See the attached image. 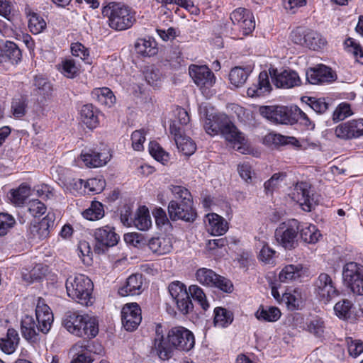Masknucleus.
Returning <instances> with one entry per match:
<instances>
[{
  "label": "nucleus",
  "mask_w": 363,
  "mask_h": 363,
  "mask_svg": "<svg viewBox=\"0 0 363 363\" xmlns=\"http://www.w3.org/2000/svg\"><path fill=\"white\" fill-rule=\"evenodd\" d=\"M132 145L134 150L140 151L143 148V143L145 140L143 130H135L131 135Z\"/></svg>",
  "instance_id": "62"
},
{
  "label": "nucleus",
  "mask_w": 363,
  "mask_h": 363,
  "mask_svg": "<svg viewBox=\"0 0 363 363\" xmlns=\"http://www.w3.org/2000/svg\"><path fill=\"white\" fill-rule=\"evenodd\" d=\"M206 229L213 235H222L228 229V222L216 213L206 215Z\"/></svg>",
  "instance_id": "29"
},
{
  "label": "nucleus",
  "mask_w": 363,
  "mask_h": 363,
  "mask_svg": "<svg viewBox=\"0 0 363 363\" xmlns=\"http://www.w3.org/2000/svg\"><path fill=\"white\" fill-rule=\"evenodd\" d=\"M302 267L300 264H290L286 266L279 273V280L281 282H289L301 276Z\"/></svg>",
  "instance_id": "38"
},
{
  "label": "nucleus",
  "mask_w": 363,
  "mask_h": 363,
  "mask_svg": "<svg viewBox=\"0 0 363 363\" xmlns=\"http://www.w3.org/2000/svg\"><path fill=\"white\" fill-rule=\"evenodd\" d=\"M91 97L99 104L110 108L116 103V96L108 87L95 88L91 91Z\"/></svg>",
  "instance_id": "31"
},
{
  "label": "nucleus",
  "mask_w": 363,
  "mask_h": 363,
  "mask_svg": "<svg viewBox=\"0 0 363 363\" xmlns=\"http://www.w3.org/2000/svg\"><path fill=\"white\" fill-rule=\"evenodd\" d=\"M82 215L84 218L89 220H96L104 216L103 205L99 201H93L90 207L86 209Z\"/></svg>",
  "instance_id": "40"
},
{
  "label": "nucleus",
  "mask_w": 363,
  "mask_h": 363,
  "mask_svg": "<svg viewBox=\"0 0 363 363\" xmlns=\"http://www.w3.org/2000/svg\"><path fill=\"white\" fill-rule=\"evenodd\" d=\"M306 76V80L311 84L332 82L336 79V74L331 68L323 65L309 69Z\"/></svg>",
  "instance_id": "21"
},
{
  "label": "nucleus",
  "mask_w": 363,
  "mask_h": 363,
  "mask_svg": "<svg viewBox=\"0 0 363 363\" xmlns=\"http://www.w3.org/2000/svg\"><path fill=\"white\" fill-rule=\"evenodd\" d=\"M81 118L82 121L90 128H95L99 123L96 111L92 104H86L82 107Z\"/></svg>",
  "instance_id": "37"
},
{
  "label": "nucleus",
  "mask_w": 363,
  "mask_h": 363,
  "mask_svg": "<svg viewBox=\"0 0 363 363\" xmlns=\"http://www.w3.org/2000/svg\"><path fill=\"white\" fill-rule=\"evenodd\" d=\"M177 306L178 310L183 314H188L193 309V304L190 299L189 293L186 297H182L174 301Z\"/></svg>",
  "instance_id": "61"
},
{
  "label": "nucleus",
  "mask_w": 363,
  "mask_h": 363,
  "mask_svg": "<svg viewBox=\"0 0 363 363\" xmlns=\"http://www.w3.org/2000/svg\"><path fill=\"white\" fill-rule=\"evenodd\" d=\"M344 44L346 50L353 55L355 60L363 65V50L360 45L351 38L346 39Z\"/></svg>",
  "instance_id": "44"
},
{
  "label": "nucleus",
  "mask_w": 363,
  "mask_h": 363,
  "mask_svg": "<svg viewBox=\"0 0 363 363\" xmlns=\"http://www.w3.org/2000/svg\"><path fill=\"white\" fill-rule=\"evenodd\" d=\"M352 306V303L350 301L344 299L335 305L334 311L340 318L347 319L350 317Z\"/></svg>",
  "instance_id": "50"
},
{
  "label": "nucleus",
  "mask_w": 363,
  "mask_h": 363,
  "mask_svg": "<svg viewBox=\"0 0 363 363\" xmlns=\"http://www.w3.org/2000/svg\"><path fill=\"white\" fill-rule=\"evenodd\" d=\"M337 138L345 140L363 136V119L352 120L338 125L335 130Z\"/></svg>",
  "instance_id": "17"
},
{
  "label": "nucleus",
  "mask_w": 363,
  "mask_h": 363,
  "mask_svg": "<svg viewBox=\"0 0 363 363\" xmlns=\"http://www.w3.org/2000/svg\"><path fill=\"white\" fill-rule=\"evenodd\" d=\"M352 114L350 105L347 103H342L337 106L333 114L334 122L345 120Z\"/></svg>",
  "instance_id": "51"
},
{
  "label": "nucleus",
  "mask_w": 363,
  "mask_h": 363,
  "mask_svg": "<svg viewBox=\"0 0 363 363\" xmlns=\"http://www.w3.org/2000/svg\"><path fill=\"white\" fill-rule=\"evenodd\" d=\"M121 320L124 328L128 331L136 330L141 323V309L138 303L125 304L121 311Z\"/></svg>",
  "instance_id": "15"
},
{
  "label": "nucleus",
  "mask_w": 363,
  "mask_h": 363,
  "mask_svg": "<svg viewBox=\"0 0 363 363\" xmlns=\"http://www.w3.org/2000/svg\"><path fill=\"white\" fill-rule=\"evenodd\" d=\"M79 69L73 60H65L62 62V72L68 78H74L78 74Z\"/></svg>",
  "instance_id": "59"
},
{
  "label": "nucleus",
  "mask_w": 363,
  "mask_h": 363,
  "mask_svg": "<svg viewBox=\"0 0 363 363\" xmlns=\"http://www.w3.org/2000/svg\"><path fill=\"white\" fill-rule=\"evenodd\" d=\"M221 135L232 146V147L241 153H245L246 140L243 134L240 132L235 125L230 121L223 130Z\"/></svg>",
  "instance_id": "22"
},
{
  "label": "nucleus",
  "mask_w": 363,
  "mask_h": 363,
  "mask_svg": "<svg viewBox=\"0 0 363 363\" xmlns=\"http://www.w3.org/2000/svg\"><path fill=\"white\" fill-rule=\"evenodd\" d=\"M255 315L258 320L274 322L280 318L281 312L277 307L262 308L256 312Z\"/></svg>",
  "instance_id": "39"
},
{
  "label": "nucleus",
  "mask_w": 363,
  "mask_h": 363,
  "mask_svg": "<svg viewBox=\"0 0 363 363\" xmlns=\"http://www.w3.org/2000/svg\"><path fill=\"white\" fill-rule=\"evenodd\" d=\"M28 209L32 216L39 217L46 211L45 205L38 199H33L28 203Z\"/></svg>",
  "instance_id": "57"
},
{
  "label": "nucleus",
  "mask_w": 363,
  "mask_h": 363,
  "mask_svg": "<svg viewBox=\"0 0 363 363\" xmlns=\"http://www.w3.org/2000/svg\"><path fill=\"white\" fill-rule=\"evenodd\" d=\"M293 198L297 201L301 208L306 212L311 211L317 204V200L311 194V186L306 182L296 184L293 192Z\"/></svg>",
  "instance_id": "13"
},
{
  "label": "nucleus",
  "mask_w": 363,
  "mask_h": 363,
  "mask_svg": "<svg viewBox=\"0 0 363 363\" xmlns=\"http://www.w3.org/2000/svg\"><path fill=\"white\" fill-rule=\"evenodd\" d=\"M348 352L350 356L357 357L363 352V342L360 340L347 337L346 339Z\"/></svg>",
  "instance_id": "53"
},
{
  "label": "nucleus",
  "mask_w": 363,
  "mask_h": 363,
  "mask_svg": "<svg viewBox=\"0 0 363 363\" xmlns=\"http://www.w3.org/2000/svg\"><path fill=\"white\" fill-rule=\"evenodd\" d=\"M28 17V28L32 33L38 34L45 28L46 23L39 14L30 13Z\"/></svg>",
  "instance_id": "41"
},
{
  "label": "nucleus",
  "mask_w": 363,
  "mask_h": 363,
  "mask_svg": "<svg viewBox=\"0 0 363 363\" xmlns=\"http://www.w3.org/2000/svg\"><path fill=\"white\" fill-rule=\"evenodd\" d=\"M314 286L316 296L324 303H328L338 295V291L332 277L326 273L320 274L315 281Z\"/></svg>",
  "instance_id": "11"
},
{
  "label": "nucleus",
  "mask_w": 363,
  "mask_h": 363,
  "mask_svg": "<svg viewBox=\"0 0 363 363\" xmlns=\"http://www.w3.org/2000/svg\"><path fill=\"white\" fill-rule=\"evenodd\" d=\"M259 112L264 118L276 123L288 124L295 120L292 107L263 106L259 107Z\"/></svg>",
  "instance_id": "10"
},
{
  "label": "nucleus",
  "mask_w": 363,
  "mask_h": 363,
  "mask_svg": "<svg viewBox=\"0 0 363 363\" xmlns=\"http://www.w3.org/2000/svg\"><path fill=\"white\" fill-rule=\"evenodd\" d=\"M78 255L86 264H90L91 262V252L89 244L86 241H81L78 245Z\"/></svg>",
  "instance_id": "58"
},
{
  "label": "nucleus",
  "mask_w": 363,
  "mask_h": 363,
  "mask_svg": "<svg viewBox=\"0 0 363 363\" xmlns=\"http://www.w3.org/2000/svg\"><path fill=\"white\" fill-rule=\"evenodd\" d=\"M21 51L18 45L11 41L0 43V63L18 64L21 60Z\"/></svg>",
  "instance_id": "24"
},
{
  "label": "nucleus",
  "mask_w": 363,
  "mask_h": 363,
  "mask_svg": "<svg viewBox=\"0 0 363 363\" xmlns=\"http://www.w3.org/2000/svg\"><path fill=\"white\" fill-rule=\"evenodd\" d=\"M19 342V336L17 331L13 328H9L7 331L6 338L0 340V347L6 354H12Z\"/></svg>",
  "instance_id": "35"
},
{
  "label": "nucleus",
  "mask_w": 363,
  "mask_h": 363,
  "mask_svg": "<svg viewBox=\"0 0 363 363\" xmlns=\"http://www.w3.org/2000/svg\"><path fill=\"white\" fill-rule=\"evenodd\" d=\"M15 223V219L11 215L0 213V235H5Z\"/></svg>",
  "instance_id": "56"
},
{
  "label": "nucleus",
  "mask_w": 363,
  "mask_h": 363,
  "mask_svg": "<svg viewBox=\"0 0 363 363\" xmlns=\"http://www.w3.org/2000/svg\"><path fill=\"white\" fill-rule=\"evenodd\" d=\"M307 28H297L291 33V40L297 45H301L306 47V35L308 34Z\"/></svg>",
  "instance_id": "60"
},
{
  "label": "nucleus",
  "mask_w": 363,
  "mask_h": 363,
  "mask_svg": "<svg viewBox=\"0 0 363 363\" xmlns=\"http://www.w3.org/2000/svg\"><path fill=\"white\" fill-rule=\"evenodd\" d=\"M306 40V47L314 50L320 48L325 43L324 40L318 33L310 29L308 30Z\"/></svg>",
  "instance_id": "48"
},
{
  "label": "nucleus",
  "mask_w": 363,
  "mask_h": 363,
  "mask_svg": "<svg viewBox=\"0 0 363 363\" xmlns=\"http://www.w3.org/2000/svg\"><path fill=\"white\" fill-rule=\"evenodd\" d=\"M55 215L49 212L47 216L38 223H33L29 228L30 233L33 238L43 240L48 238L51 229L55 226Z\"/></svg>",
  "instance_id": "20"
},
{
  "label": "nucleus",
  "mask_w": 363,
  "mask_h": 363,
  "mask_svg": "<svg viewBox=\"0 0 363 363\" xmlns=\"http://www.w3.org/2000/svg\"><path fill=\"white\" fill-rule=\"evenodd\" d=\"M230 122L225 114L206 112L203 127L208 134L216 135L221 134Z\"/></svg>",
  "instance_id": "19"
},
{
  "label": "nucleus",
  "mask_w": 363,
  "mask_h": 363,
  "mask_svg": "<svg viewBox=\"0 0 363 363\" xmlns=\"http://www.w3.org/2000/svg\"><path fill=\"white\" fill-rule=\"evenodd\" d=\"M40 326L33 317L26 315L21 320V330L23 337L30 342H36L40 340Z\"/></svg>",
  "instance_id": "26"
},
{
  "label": "nucleus",
  "mask_w": 363,
  "mask_h": 363,
  "mask_svg": "<svg viewBox=\"0 0 363 363\" xmlns=\"http://www.w3.org/2000/svg\"><path fill=\"white\" fill-rule=\"evenodd\" d=\"M152 214L155 217V223L159 228L170 225L166 212L162 208H156L153 211Z\"/></svg>",
  "instance_id": "63"
},
{
  "label": "nucleus",
  "mask_w": 363,
  "mask_h": 363,
  "mask_svg": "<svg viewBox=\"0 0 363 363\" xmlns=\"http://www.w3.org/2000/svg\"><path fill=\"white\" fill-rule=\"evenodd\" d=\"M102 14L107 17L108 26L117 31L131 28L136 21L135 12L122 3H108L102 8Z\"/></svg>",
  "instance_id": "4"
},
{
  "label": "nucleus",
  "mask_w": 363,
  "mask_h": 363,
  "mask_svg": "<svg viewBox=\"0 0 363 363\" xmlns=\"http://www.w3.org/2000/svg\"><path fill=\"white\" fill-rule=\"evenodd\" d=\"M144 76L146 82L152 86H159L162 83V74L154 67H147L144 72Z\"/></svg>",
  "instance_id": "47"
},
{
  "label": "nucleus",
  "mask_w": 363,
  "mask_h": 363,
  "mask_svg": "<svg viewBox=\"0 0 363 363\" xmlns=\"http://www.w3.org/2000/svg\"><path fill=\"white\" fill-rule=\"evenodd\" d=\"M189 294L192 298L197 301L204 311H206L209 304L206 301V297L202 289L197 285H191L189 288Z\"/></svg>",
  "instance_id": "49"
},
{
  "label": "nucleus",
  "mask_w": 363,
  "mask_h": 363,
  "mask_svg": "<svg viewBox=\"0 0 363 363\" xmlns=\"http://www.w3.org/2000/svg\"><path fill=\"white\" fill-rule=\"evenodd\" d=\"M271 89L268 73L263 71L259 74L257 83L249 87L247 94L250 97L261 96L270 92Z\"/></svg>",
  "instance_id": "30"
},
{
  "label": "nucleus",
  "mask_w": 363,
  "mask_h": 363,
  "mask_svg": "<svg viewBox=\"0 0 363 363\" xmlns=\"http://www.w3.org/2000/svg\"><path fill=\"white\" fill-rule=\"evenodd\" d=\"M169 189L178 200L171 201L169 203L168 213L171 220L194 222L196 213L193 207L192 196L189 191L185 187L174 185H171Z\"/></svg>",
  "instance_id": "2"
},
{
  "label": "nucleus",
  "mask_w": 363,
  "mask_h": 363,
  "mask_svg": "<svg viewBox=\"0 0 363 363\" xmlns=\"http://www.w3.org/2000/svg\"><path fill=\"white\" fill-rule=\"evenodd\" d=\"M252 72L250 67H235L229 73L230 83L236 87L242 86Z\"/></svg>",
  "instance_id": "34"
},
{
  "label": "nucleus",
  "mask_w": 363,
  "mask_h": 363,
  "mask_svg": "<svg viewBox=\"0 0 363 363\" xmlns=\"http://www.w3.org/2000/svg\"><path fill=\"white\" fill-rule=\"evenodd\" d=\"M344 284L354 295L363 296V266L357 262L345 264L342 269Z\"/></svg>",
  "instance_id": "6"
},
{
  "label": "nucleus",
  "mask_w": 363,
  "mask_h": 363,
  "mask_svg": "<svg viewBox=\"0 0 363 363\" xmlns=\"http://www.w3.org/2000/svg\"><path fill=\"white\" fill-rule=\"evenodd\" d=\"M269 72L274 84L278 88L289 89L301 84V79L294 70L284 69L279 72L277 69L270 68Z\"/></svg>",
  "instance_id": "12"
},
{
  "label": "nucleus",
  "mask_w": 363,
  "mask_h": 363,
  "mask_svg": "<svg viewBox=\"0 0 363 363\" xmlns=\"http://www.w3.org/2000/svg\"><path fill=\"white\" fill-rule=\"evenodd\" d=\"M168 289L174 301L182 296L186 297V294H188L185 286L179 281L171 283L169 285Z\"/></svg>",
  "instance_id": "52"
},
{
  "label": "nucleus",
  "mask_w": 363,
  "mask_h": 363,
  "mask_svg": "<svg viewBox=\"0 0 363 363\" xmlns=\"http://www.w3.org/2000/svg\"><path fill=\"white\" fill-rule=\"evenodd\" d=\"M133 224L140 230H147L152 226V220L148 208L145 206L138 208L133 218Z\"/></svg>",
  "instance_id": "33"
},
{
  "label": "nucleus",
  "mask_w": 363,
  "mask_h": 363,
  "mask_svg": "<svg viewBox=\"0 0 363 363\" xmlns=\"http://www.w3.org/2000/svg\"><path fill=\"white\" fill-rule=\"evenodd\" d=\"M94 236L95 251L98 253L104 252L108 247L116 245L119 240V236L115 233L114 228L108 225L96 229Z\"/></svg>",
  "instance_id": "14"
},
{
  "label": "nucleus",
  "mask_w": 363,
  "mask_h": 363,
  "mask_svg": "<svg viewBox=\"0 0 363 363\" xmlns=\"http://www.w3.org/2000/svg\"><path fill=\"white\" fill-rule=\"evenodd\" d=\"M29 194L30 188L22 184L18 189L11 191V200L14 204L21 206L24 203Z\"/></svg>",
  "instance_id": "42"
},
{
  "label": "nucleus",
  "mask_w": 363,
  "mask_h": 363,
  "mask_svg": "<svg viewBox=\"0 0 363 363\" xmlns=\"http://www.w3.org/2000/svg\"><path fill=\"white\" fill-rule=\"evenodd\" d=\"M136 52L143 56L150 57L157 52V50L152 45L150 40L145 39H138L135 44Z\"/></svg>",
  "instance_id": "45"
},
{
  "label": "nucleus",
  "mask_w": 363,
  "mask_h": 363,
  "mask_svg": "<svg viewBox=\"0 0 363 363\" xmlns=\"http://www.w3.org/2000/svg\"><path fill=\"white\" fill-rule=\"evenodd\" d=\"M143 276L140 274L130 275L125 284L119 289L118 294L122 296L139 295L143 291Z\"/></svg>",
  "instance_id": "28"
},
{
  "label": "nucleus",
  "mask_w": 363,
  "mask_h": 363,
  "mask_svg": "<svg viewBox=\"0 0 363 363\" xmlns=\"http://www.w3.org/2000/svg\"><path fill=\"white\" fill-rule=\"evenodd\" d=\"M189 73L203 95H211V89L216 83V77L207 66L191 65L189 67Z\"/></svg>",
  "instance_id": "8"
},
{
  "label": "nucleus",
  "mask_w": 363,
  "mask_h": 363,
  "mask_svg": "<svg viewBox=\"0 0 363 363\" xmlns=\"http://www.w3.org/2000/svg\"><path fill=\"white\" fill-rule=\"evenodd\" d=\"M35 316L41 333H48L53 323V314L50 307L41 298H39L36 306Z\"/></svg>",
  "instance_id": "23"
},
{
  "label": "nucleus",
  "mask_w": 363,
  "mask_h": 363,
  "mask_svg": "<svg viewBox=\"0 0 363 363\" xmlns=\"http://www.w3.org/2000/svg\"><path fill=\"white\" fill-rule=\"evenodd\" d=\"M81 160L88 167H99L105 165L111 158L108 152H98L94 150L82 152L80 155Z\"/></svg>",
  "instance_id": "27"
},
{
  "label": "nucleus",
  "mask_w": 363,
  "mask_h": 363,
  "mask_svg": "<svg viewBox=\"0 0 363 363\" xmlns=\"http://www.w3.org/2000/svg\"><path fill=\"white\" fill-rule=\"evenodd\" d=\"M307 330L309 333L317 337H320L324 333V321L320 317L315 316L311 318L306 323Z\"/></svg>",
  "instance_id": "46"
},
{
  "label": "nucleus",
  "mask_w": 363,
  "mask_h": 363,
  "mask_svg": "<svg viewBox=\"0 0 363 363\" xmlns=\"http://www.w3.org/2000/svg\"><path fill=\"white\" fill-rule=\"evenodd\" d=\"M230 19L234 25H238L243 35H247L255 28V18L252 13L244 8H238L230 14Z\"/></svg>",
  "instance_id": "16"
},
{
  "label": "nucleus",
  "mask_w": 363,
  "mask_h": 363,
  "mask_svg": "<svg viewBox=\"0 0 363 363\" xmlns=\"http://www.w3.org/2000/svg\"><path fill=\"white\" fill-rule=\"evenodd\" d=\"M309 106L316 113H324L328 108V104L324 99L309 98Z\"/></svg>",
  "instance_id": "64"
},
{
  "label": "nucleus",
  "mask_w": 363,
  "mask_h": 363,
  "mask_svg": "<svg viewBox=\"0 0 363 363\" xmlns=\"http://www.w3.org/2000/svg\"><path fill=\"white\" fill-rule=\"evenodd\" d=\"M167 341V342L163 335L160 334L157 330L156 331L152 349L163 360L168 359L172 357L174 349L188 352L195 345L194 334L182 326L174 327L169 331Z\"/></svg>",
  "instance_id": "1"
},
{
  "label": "nucleus",
  "mask_w": 363,
  "mask_h": 363,
  "mask_svg": "<svg viewBox=\"0 0 363 363\" xmlns=\"http://www.w3.org/2000/svg\"><path fill=\"white\" fill-rule=\"evenodd\" d=\"M169 132L174 137L178 150L184 155H191L195 152L196 144L189 137L183 135L182 127L177 126L176 122L169 124Z\"/></svg>",
  "instance_id": "18"
},
{
  "label": "nucleus",
  "mask_w": 363,
  "mask_h": 363,
  "mask_svg": "<svg viewBox=\"0 0 363 363\" xmlns=\"http://www.w3.org/2000/svg\"><path fill=\"white\" fill-rule=\"evenodd\" d=\"M91 345L87 340H83L77 342L71 349L72 359L71 363H91Z\"/></svg>",
  "instance_id": "25"
},
{
  "label": "nucleus",
  "mask_w": 363,
  "mask_h": 363,
  "mask_svg": "<svg viewBox=\"0 0 363 363\" xmlns=\"http://www.w3.org/2000/svg\"><path fill=\"white\" fill-rule=\"evenodd\" d=\"M62 324L69 333L81 337L93 338L99 333L96 319L79 311L65 313Z\"/></svg>",
  "instance_id": "3"
},
{
  "label": "nucleus",
  "mask_w": 363,
  "mask_h": 363,
  "mask_svg": "<svg viewBox=\"0 0 363 363\" xmlns=\"http://www.w3.org/2000/svg\"><path fill=\"white\" fill-rule=\"evenodd\" d=\"M286 176L284 172L274 174L269 179L264 182V186L265 190L267 191H274L284 180Z\"/></svg>",
  "instance_id": "54"
},
{
  "label": "nucleus",
  "mask_w": 363,
  "mask_h": 363,
  "mask_svg": "<svg viewBox=\"0 0 363 363\" xmlns=\"http://www.w3.org/2000/svg\"><path fill=\"white\" fill-rule=\"evenodd\" d=\"M299 222L296 219L281 223L275 230L277 242L286 250H292L298 246L297 236Z\"/></svg>",
  "instance_id": "7"
},
{
  "label": "nucleus",
  "mask_w": 363,
  "mask_h": 363,
  "mask_svg": "<svg viewBox=\"0 0 363 363\" xmlns=\"http://www.w3.org/2000/svg\"><path fill=\"white\" fill-rule=\"evenodd\" d=\"M150 154L157 160L167 161L168 154L164 152L162 147L156 142H150L149 144Z\"/></svg>",
  "instance_id": "55"
},
{
  "label": "nucleus",
  "mask_w": 363,
  "mask_h": 363,
  "mask_svg": "<svg viewBox=\"0 0 363 363\" xmlns=\"http://www.w3.org/2000/svg\"><path fill=\"white\" fill-rule=\"evenodd\" d=\"M148 247L153 253L163 255L172 251V243L169 238L157 237L149 240Z\"/></svg>",
  "instance_id": "32"
},
{
  "label": "nucleus",
  "mask_w": 363,
  "mask_h": 363,
  "mask_svg": "<svg viewBox=\"0 0 363 363\" xmlns=\"http://www.w3.org/2000/svg\"><path fill=\"white\" fill-rule=\"evenodd\" d=\"M196 278L200 284L204 286L216 287L226 293H230L233 291V286L231 281L217 274L212 269H199L196 272Z\"/></svg>",
  "instance_id": "9"
},
{
  "label": "nucleus",
  "mask_w": 363,
  "mask_h": 363,
  "mask_svg": "<svg viewBox=\"0 0 363 363\" xmlns=\"http://www.w3.org/2000/svg\"><path fill=\"white\" fill-rule=\"evenodd\" d=\"M300 235L303 242L308 244H315L316 243L320 238L321 237V234L317 227L314 225H308L299 227Z\"/></svg>",
  "instance_id": "36"
},
{
  "label": "nucleus",
  "mask_w": 363,
  "mask_h": 363,
  "mask_svg": "<svg viewBox=\"0 0 363 363\" xmlns=\"http://www.w3.org/2000/svg\"><path fill=\"white\" fill-rule=\"evenodd\" d=\"M214 313V324L216 326L225 327L233 321L231 313L223 308H216Z\"/></svg>",
  "instance_id": "43"
},
{
  "label": "nucleus",
  "mask_w": 363,
  "mask_h": 363,
  "mask_svg": "<svg viewBox=\"0 0 363 363\" xmlns=\"http://www.w3.org/2000/svg\"><path fill=\"white\" fill-rule=\"evenodd\" d=\"M93 287L91 280L83 274L70 276L66 281L67 295L83 306L91 303Z\"/></svg>",
  "instance_id": "5"
}]
</instances>
